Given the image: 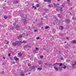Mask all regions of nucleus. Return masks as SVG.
Instances as JSON below:
<instances>
[{"instance_id": "nucleus-1", "label": "nucleus", "mask_w": 76, "mask_h": 76, "mask_svg": "<svg viewBox=\"0 0 76 76\" xmlns=\"http://www.w3.org/2000/svg\"><path fill=\"white\" fill-rule=\"evenodd\" d=\"M59 63H56L55 64H53V65H52V66L53 67V68L55 69L56 71H58V68L57 67V65L56 64H58V65H59Z\"/></svg>"}, {"instance_id": "nucleus-2", "label": "nucleus", "mask_w": 76, "mask_h": 76, "mask_svg": "<svg viewBox=\"0 0 76 76\" xmlns=\"http://www.w3.org/2000/svg\"><path fill=\"white\" fill-rule=\"evenodd\" d=\"M22 41H16V44L17 46H19L20 45V44H21Z\"/></svg>"}, {"instance_id": "nucleus-3", "label": "nucleus", "mask_w": 76, "mask_h": 76, "mask_svg": "<svg viewBox=\"0 0 76 76\" xmlns=\"http://www.w3.org/2000/svg\"><path fill=\"white\" fill-rule=\"evenodd\" d=\"M27 22H28V20H26V19H24L23 20V22L24 25L26 24Z\"/></svg>"}, {"instance_id": "nucleus-4", "label": "nucleus", "mask_w": 76, "mask_h": 76, "mask_svg": "<svg viewBox=\"0 0 76 76\" xmlns=\"http://www.w3.org/2000/svg\"><path fill=\"white\" fill-rule=\"evenodd\" d=\"M58 4H56L55 3H53L54 6L55 8L58 7Z\"/></svg>"}, {"instance_id": "nucleus-5", "label": "nucleus", "mask_w": 76, "mask_h": 76, "mask_svg": "<svg viewBox=\"0 0 76 76\" xmlns=\"http://www.w3.org/2000/svg\"><path fill=\"white\" fill-rule=\"evenodd\" d=\"M66 22L67 24L70 23V20L66 19Z\"/></svg>"}, {"instance_id": "nucleus-6", "label": "nucleus", "mask_w": 76, "mask_h": 76, "mask_svg": "<svg viewBox=\"0 0 76 76\" xmlns=\"http://www.w3.org/2000/svg\"><path fill=\"white\" fill-rule=\"evenodd\" d=\"M63 5H61V6H60V11L62 12H63Z\"/></svg>"}, {"instance_id": "nucleus-7", "label": "nucleus", "mask_w": 76, "mask_h": 76, "mask_svg": "<svg viewBox=\"0 0 76 76\" xmlns=\"http://www.w3.org/2000/svg\"><path fill=\"white\" fill-rule=\"evenodd\" d=\"M14 59H15V61H17L18 60H19V58H17V56H15L14 57Z\"/></svg>"}, {"instance_id": "nucleus-8", "label": "nucleus", "mask_w": 76, "mask_h": 76, "mask_svg": "<svg viewBox=\"0 0 76 76\" xmlns=\"http://www.w3.org/2000/svg\"><path fill=\"white\" fill-rule=\"evenodd\" d=\"M13 2L14 4H18V3H19V2L17 0H14L13 1Z\"/></svg>"}, {"instance_id": "nucleus-9", "label": "nucleus", "mask_w": 76, "mask_h": 76, "mask_svg": "<svg viewBox=\"0 0 76 76\" xmlns=\"http://www.w3.org/2000/svg\"><path fill=\"white\" fill-rule=\"evenodd\" d=\"M13 46H16V42H14L12 43Z\"/></svg>"}, {"instance_id": "nucleus-10", "label": "nucleus", "mask_w": 76, "mask_h": 76, "mask_svg": "<svg viewBox=\"0 0 76 76\" xmlns=\"http://www.w3.org/2000/svg\"><path fill=\"white\" fill-rule=\"evenodd\" d=\"M48 7H50V8H51V7H53V5L52 4H49L48 5Z\"/></svg>"}, {"instance_id": "nucleus-11", "label": "nucleus", "mask_w": 76, "mask_h": 76, "mask_svg": "<svg viewBox=\"0 0 76 76\" xmlns=\"http://www.w3.org/2000/svg\"><path fill=\"white\" fill-rule=\"evenodd\" d=\"M23 37V36L22 35H19L18 37V39H20V38H21Z\"/></svg>"}, {"instance_id": "nucleus-12", "label": "nucleus", "mask_w": 76, "mask_h": 76, "mask_svg": "<svg viewBox=\"0 0 76 76\" xmlns=\"http://www.w3.org/2000/svg\"><path fill=\"white\" fill-rule=\"evenodd\" d=\"M18 55L20 57H22V54L20 52L18 53Z\"/></svg>"}, {"instance_id": "nucleus-13", "label": "nucleus", "mask_w": 76, "mask_h": 76, "mask_svg": "<svg viewBox=\"0 0 76 76\" xmlns=\"http://www.w3.org/2000/svg\"><path fill=\"white\" fill-rule=\"evenodd\" d=\"M45 65H48V67H50V66H52V64H47V63H45Z\"/></svg>"}, {"instance_id": "nucleus-14", "label": "nucleus", "mask_w": 76, "mask_h": 76, "mask_svg": "<svg viewBox=\"0 0 76 76\" xmlns=\"http://www.w3.org/2000/svg\"><path fill=\"white\" fill-rule=\"evenodd\" d=\"M59 28L61 30H63V29H64V28H63V26H60L59 27Z\"/></svg>"}, {"instance_id": "nucleus-15", "label": "nucleus", "mask_w": 76, "mask_h": 76, "mask_svg": "<svg viewBox=\"0 0 76 76\" xmlns=\"http://www.w3.org/2000/svg\"><path fill=\"white\" fill-rule=\"evenodd\" d=\"M27 42V41L25 40L23 41V42L21 41V44H23V43H24L25 44H26V43Z\"/></svg>"}, {"instance_id": "nucleus-16", "label": "nucleus", "mask_w": 76, "mask_h": 76, "mask_svg": "<svg viewBox=\"0 0 76 76\" xmlns=\"http://www.w3.org/2000/svg\"><path fill=\"white\" fill-rule=\"evenodd\" d=\"M72 43H73L74 44H76V40H72Z\"/></svg>"}, {"instance_id": "nucleus-17", "label": "nucleus", "mask_w": 76, "mask_h": 76, "mask_svg": "<svg viewBox=\"0 0 76 76\" xmlns=\"http://www.w3.org/2000/svg\"><path fill=\"white\" fill-rule=\"evenodd\" d=\"M58 69L59 70H61L62 69V67L61 66H59V67H58Z\"/></svg>"}, {"instance_id": "nucleus-18", "label": "nucleus", "mask_w": 76, "mask_h": 76, "mask_svg": "<svg viewBox=\"0 0 76 76\" xmlns=\"http://www.w3.org/2000/svg\"><path fill=\"white\" fill-rule=\"evenodd\" d=\"M36 67H37V66H31V68L32 69H35V68H36Z\"/></svg>"}, {"instance_id": "nucleus-19", "label": "nucleus", "mask_w": 76, "mask_h": 76, "mask_svg": "<svg viewBox=\"0 0 76 76\" xmlns=\"http://www.w3.org/2000/svg\"><path fill=\"white\" fill-rule=\"evenodd\" d=\"M20 76H24L25 74L22 73H21L20 74Z\"/></svg>"}, {"instance_id": "nucleus-20", "label": "nucleus", "mask_w": 76, "mask_h": 76, "mask_svg": "<svg viewBox=\"0 0 76 76\" xmlns=\"http://www.w3.org/2000/svg\"><path fill=\"white\" fill-rule=\"evenodd\" d=\"M76 61L74 62V64H72V66H76Z\"/></svg>"}, {"instance_id": "nucleus-21", "label": "nucleus", "mask_w": 76, "mask_h": 76, "mask_svg": "<svg viewBox=\"0 0 76 76\" xmlns=\"http://www.w3.org/2000/svg\"><path fill=\"white\" fill-rule=\"evenodd\" d=\"M42 69L41 68H37L38 70H39V71L40 70H42Z\"/></svg>"}, {"instance_id": "nucleus-22", "label": "nucleus", "mask_w": 76, "mask_h": 76, "mask_svg": "<svg viewBox=\"0 0 76 76\" xmlns=\"http://www.w3.org/2000/svg\"><path fill=\"white\" fill-rule=\"evenodd\" d=\"M59 18H61L62 17V16L60 14H59L58 15Z\"/></svg>"}, {"instance_id": "nucleus-23", "label": "nucleus", "mask_w": 76, "mask_h": 76, "mask_svg": "<svg viewBox=\"0 0 76 76\" xmlns=\"http://www.w3.org/2000/svg\"><path fill=\"white\" fill-rule=\"evenodd\" d=\"M47 2H48V3H51V1L50 0H48V1Z\"/></svg>"}, {"instance_id": "nucleus-24", "label": "nucleus", "mask_w": 76, "mask_h": 76, "mask_svg": "<svg viewBox=\"0 0 76 76\" xmlns=\"http://www.w3.org/2000/svg\"><path fill=\"white\" fill-rule=\"evenodd\" d=\"M4 19H7V17L6 15L4 16Z\"/></svg>"}, {"instance_id": "nucleus-25", "label": "nucleus", "mask_w": 76, "mask_h": 76, "mask_svg": "<svg viewBox=\"0 0 76 76\" xmlns=\"http://www.w3.org/2000/svg\"><path fill=\"white\" fill-rule=\"evenodd\" d=\"M45 28L46 29H48V28H49V27L48 26H46V27H45Z\"/></svg>"}, {"instance_id": "nucleus-26", "label": "nucleus", "mask_w": 76, "mask_h": 76, "mask_svg": "<svg viewBox=\"0 0 76 76\" xmlns=\"http://www.w3.org/2000/svg\"><path fill=\"white\" fill-rule=\"evenodd\" d=\"M25 48H29V45L25 46Z\"/></svg>"}, {"instance_id": "nucleus-27", "label": "nucleus", "mask_w": 76, "mask_h": 76, "mask_svg": "<svg viewBox=\"0 0 76 76\" xmlns=\"http://www.w3.org/2000/svg\"><path fill=\"white\" fill-rule=\"evenodd\" d=\"M72 19L73 20H76V18H75L74 17H73L72 18Z\"/></svg>"}, {"instance_id": "nucleus-28", "label": "nucleus", "mask_w": 76, "mask_h": 76, "mask_svg": "<svg viewBox=\"0 0 76 76\" xmlns=\"http://www.w3.org/2000/svg\"><path fill=\"white\" fill-rule=\"evenodd\" d=\"M33 8H34V10H36V9H37V7H35L34 6H32Z\"/></svg>"}, {"instance_id": "nucleus-29", "label": "nucleus", "mask_w": 76, "mask_h": 76, "mask_svg": "<svg viewBox=\"0 0 76 76\" xmlns=\"http://www.w3.org/2000/svg\"><path fill=\"white\" fill-rule=\"evenodd\" d=\"M59 66H63V64L61 63H60V64H59Z\"/></svg>"}, {"instance_id": "nucleus-30", "label": "nucleus", "mask_w": 76, "mask_h": 76, "mask_svg": "<svg viewBox=\"0 0 76 76\" xmlns=\"http://www.w3.org/2000/svg\"><path fill=\"white\" fill-rule=\"evenodd\" d=\"M38 31V30L35 29L34 30V32H37Z\"/></svg>"}, {"instance_id": "nucleus-31", "label": "nucleus", "mask_w": 76, "mask_h": 76, "mask_svg": "<svg viewBox=\"0 0 76 76\" xmlns=\"http://www.w3.org/2000/svg\"><path fill=\"white\" fill-rule=\"evenodd\" d=\"M5 41L7 42L6 43L7 44H9V42L8 41H7V40H5Z\"/></svg>"}, {"instance_id": "nucleus-32", "label": "nucleus", "mask_w": 76, "mask_h": 76, "mask_svg": "<svg viewBox=\"0 0 76 76\" xmlns=\"http://www.w3.org/2000/svg\"><path fill=\"white\" fill-rule=\"evenodd\" d=\"M67 67V66H66L65 65L64 66V69H66V68Z\"/></svg>"}, {"instance_id": "nucleus-33", "label": "nucleus", "mask_w": 76, "mask_h": 76, "mask_svg": "<svg viewBox=\"0 0 76 76\" xmlns=\"http://www.w3.org/2000/svg\"><path fill=\"white\" fill-rule=\"evenodd\" d=\"M28 65L29 67H30V66H31V65L30 64H29V63L28 64Z\"/></svg>"}, {"instance_id": "nucleus-34", "label": "nucleus", "mask_w": 76, "mask_h": 76, "mask_svg": "<svg viewBox=\"0 0 76 76\" xmlns=\"http://www.w3.org/2000/svg\"><path fill=\"white\" fill-rule=\"evenodd\" d=\"M16 25V23H13V25H14V26H15Z\"/></svg>"}, {"instance_id": "nucleus-35", "label": "nucleus", "mask_w": 76, "mask_h": 76, "mask_svg": "<svg viewBox=\"0 0 76 76\" xmlns=\"http://www.w3.org/2000/svg\"><path fill=\"white\" fill-rule=\"evenodd\" d=\"M40 58H43V56H40Z\"/></svg>"}, {"instance_id": "nucleus-36", "label": "nucleus", "mask_w": 76, "mask_h": 76, "mask_svg": "<svg viewBox=\"0 0 76 76\" xmlns=\"http://www.w3.org/2000/svg\"><path fill=\"white\" fill-rule=\"evenodd\" d=\"M39 49V48H37V47L36 48V50H38Z\"/></svg>"}, {"instance_id": "nucleus-37", "label": "nucleus", "mask_w": 76, "mask_h": 76, "mask_svg": "<svg viewBox=\"0 0 76 76\" xmlns=\"http://www.w3.org/2000/svg\"><path fill=\"white\" fill-rule=\"evenodd\" d=\"M16 28H19V27L18 25H17L16 26Z\"/></svg>"}, {"instance_id": "nucleus-38", "label": "nucleus", "mask_w": 76, "mask_h": 76, "mask_svg": "<svg viewBox=\"0 0 76 76\" xmlns=\"http://www.w3.org/2000/svg\"><path fill=\"white\" fill-rule=\"evenodd\" d=\"M33 51L34 52V53H36V50L34 49V50H33Z\"/></svg>"}, {"instance_id": "nucleus-39", "label": "nucleus", "mask_w": 76, "mask_h": 76, "mask_svg": "<svg viewBox=\"0 0 76 76\" xmlns=\"http://www.w3.org/2000/svg\"><path fill=\"white\" fill-rule=\"evenodd\" d=\"M36 6L37 7H39V4H37Z\"/></svg>"}, {"instance_id": "nucleus-40", "label": "nucleus", "mask_w": 76, "mask_h": 76, "mask_svg": "<svg viewBox=\"0 0 76 76\" xmlns=\"http://www.w3.org/2000/svg\"><path fill=\"white\" fill-rule=\"evenodd\" d=\"M11 55V54L10 53H9V54H8V56H9V57H10Z\"/></svg>"}, {"instance_id": "nucleus-41", "label": "nucleus", "mask_w": 76, "mask_h": 76, "mask_svg": "<svg viewBox=\"0 0 76 76\" xmlns=\"http://www.w3.org/2000/svg\"><path fill=\"white\" fill-rule=\"evenodd\" d=\"M37 39H39L40 38L39 37H38L37 38Z\"/></svg>"}, {"instance_id": "nucleus-42", "label": "nucleus", "mask_w": 76, "mask_h": 76, "mask_svg": "<svg viewBox=\"0 0 76 76\" xmlns=\"http://www.w3.org/2000/svg\"><path fill=\"white\" fill-rule=\"evenodd\" d=\"M43 50H47V49H46V48H43Z\"/></svg>"}, {"instance_id": "nucleus-43", "label": "nucleus", "mask_w": 76, "mask_h": 76, "mask_svg": "<svg viewBox=\"0 0 76 76\" xmlns=\"http://www.w3.org/2000/svg\"><path fill=\"white\" fill-rule=\"evenodd\" d=\"M14 29H15V28L12 27V30H13H13H14Z\"/></svg>"}, {"instance_id": "nucleus-44", "label": "nucleus", "mask_w": 76, "mask_h": 76, "mask_svg": "<svg viewBox=\"0 0 76 76\" xmlns=\"http://www.w3.org/2000/svg\"><path fill=\"white\" fill-rule=\"evenodd\" d=\"M44 1H45V2H47L48 1V0H44Z\"/></svg>"}, {"instance_id": "nucleus-45", "label": "nucleus", "mask_w": 76, "mask_h": 76, "mask_svg": "<svg viewBox=\"0 0 76 76\" xmlns=\"http://www.w3.org/2000/svg\"><path fill=\"white\" fill-rule=\"evenodd\" d=\"M1 73H2V74H4V72L2 71L1 72Z\"/></svg>"}, {"instance_id": "nucleus-46", "label": "nucleus", "mask_w": 76, "mask_h": 76, "mask_svg": "<svg viewBox=\"0 0 76 76\" xmlns=\"http://www.w3.org/2000/svg\"><path fill=\"white\" fill-rule=\"evenodd\" d=\"M45 11H48V10L47 9H45Z\"/></svg>"}, {"instance_id": "nucleus-47", "label": "nucleus", "mask_w": 76, "mask_h": 76, "mask_svg": "<svg viewBox=\"0 0 76 76\" xmlns=\"http://www.w3.org/2000/svg\"><path fill=\"white\" fill-rule=\"evenodd\" d=\"M56 11H58V9H56Z\"/></svg>"}, {"instance_id": "nucleus-48", "label": "nucleus", "mask_w": 76, "mask_h": 76, "mask_svg": "<svg viewBox=\"0 0 76 76\" xmlns=\"http://www.w3.org/2000/svg\"><path fill=\"white\" fill-rule=\"evenodd\" d=\"M57 1H58V2H59V1H60V0H57Z\"/></svg>"}, {"instance_id": "nucleus-49", "label": "nucleus", "mask_w": 76, "mask_h": 76, "mask_svg": "<svg viewBox=\"0 0 76 76\" xmlns=\"http://www.w3.org/2000/svg\"><path fill=\"white\" fill-rule=\"evenodd\" d=\"M61 60H63V58H61Z\"/></svg>"}, {"instance_id": "nucleus-50", "label": "nucleus", "mask_w": 76, "mask_h": 76, "mask_svg": "<svg viewBox=\"0 0 76 76\" xmlns=\"http://www.w3.org/2000/svg\"><path fill=\"white\" fill-rule=\"evenodd\" d=\"M21 18H23V16L21 15Z\"/></svg>"}, {"instance_id": "nucleus-51", "label": "nucleus", "mask_w": 76, "mask_h": 76, "mask_svg": "<svg viewBox=\"0 0 76 76\" xmlns=\"http://www.w3.org/2000/svg\"><path fill=\"white\" fill-rule=\"evenodd\" d=\"M3 58H4V59H5V58L4 57H3Z\"/></svg>"}, {"instance_id": "nucleus-52", "label": "nucleus", "mask_w": 76, "mask_h": 76, "mask_svg": "<svg viewBox=\"0 0 76 76\" xmlns=\"http://www.w3.org/2000/svg\"><path fill=\"white\" fill-rule=\"evenodd\" d=\"M45 15V13H44L43 14V15Z\"/></svg>"}, {"instance_id": "nucleus-53", "label": "nucleus", "mask_w": 76, "mask_h": 76, "mask_svg": "<svg viewBox=\"0 0 76 76\" xmlns=\"http://www.w3.org/2000/svg\"><path fill=\"white\" fill-rule=\"evenodd\" d=\"M26 76H28V74H27L26 75Z\"/></svg>"}, {"instance_id": "nucleus-54", "label": "nucleus", "mask_w": 76, "mask_h": 76, "mask_svg": "<svg viewBox=\"0 0 76 76\" xmlns=\"http://www.w3.org/2000/svg\"><path fill=\"white\" fill-rule=\"evenodd\" d=\"M3 9H5V7H4L3 8Z\"/></svg>"}, {"instance_id": "nucleus-55", "label": "nucleus", "mask_w": 76, "mask_h": 76, "mask_svg": "<svg viewBox=\"0 0 76 76\" xmlns=\"http://www.w3.org/2000/svg\"><path fill=\"white\" fill-rule=\"evenodd\" d=\"M67 1H69V2L70 1V0H67Z\"/></svg>"}, {"instance_id": "nucleus-56", "label": "nucleus", "mask_w": 76, "mask_h": 76, "mask_svg": "<svg viewBox=\"0 0 76 76\" xmlns=\"http://www.w3.org/2000/svg\"><path fill=\"white\" fill-rule=\"evenodd\" d=\"M40 63V62H39V64H41L39 63Z\"/></svg>"}, {"instance_id": "nucleus-57", "label": "nucleus", "mask_w": 76, "mask_h": 76, "mask_svg": "<svg viewBox=\"0 0 76 76\" xmlns=\"http://www.w3.org/2000/svg\"><path fill=\"white\" fill-rule=\"evenodd\" d=\"M67 39H69V37H67Z\"/></svg>"}, {"instance_id": "nucleus-58", "label": "nucleus", "mask_w": 76, "mask_h": 76, "mask_svg": "<svg viewBox=\"0 0 76 76\" xmlns=\"http://www.w3.org/2000/svg\"><path fill=\"white\" fill-rule=\"evenodd\" d=\"M64 43H66V42H65Z\"/></svg>"}, {"instance_id": "nucleus-59", "label": "nucleus", "mask_w": 76, "mask_h": 76, "mask_svg": "<svg viewBox=\"0 0 76 76\" xmlns=\"http://www.w3.org/2000/svg\"><path fill=\"white\" fill-rule=\"evenodd\" d=\"M28 75H30V73H29L28 74Z\"/></svg>"}, {"instance_id": "nucleus-60", "label": "nucleus", "mask_w": 76, "mask_h": 76, "mask_svg": "<svg viewBox=\"0 0 76 76\" xmlns=\"http://www.w3.org/2000/svg\"><path fill=\"white\" fill-rule=\"evenodd\" d=\"M57 20H58V19H56Z\"/></svg>"}, {"instance_id": "nucleus-61", "label": "nucleus", "mask_w": 76, "mask_h": 76, "mask_svg": "<svg viewBox=\"0 0 76 76\" xmlns=\"http://www.w3.org/2000/svg\"><path fill=\"white\" fill-rule=\"evenodd\" d=\"M13 64H15V63H13Z\"/></svg>"}, {"instance_id": "nucleus-62", "label": "nucleus", "mask_w": 76, "mask_h": 76, "mask_svg": "<svg viewBox=\"0 0 76 76\" xmlns=\"http://www.w3.org/2000/svg\"><path fill=\"white\" fill-rule=\"evenodd\" d=\"M54 39L53 38V39Z\"/></svg>"}, {"instance_id": "nucleus-63", "label": "nucleus", "mask_w": 76, "mask_h": 76, "mask_svg": "<svg viewBox=\"0 0 76 76\" xmlns=\"http://www.w3.org/2000/svg\"><path fill=\"white\" fill-rule=\"evenodd\" d=\"M52 37H53V38H54V37H53V36Z\"/></svg>"}, {"instance_id": "nucleus-64", "label": "nucleus", "mask_w": 76, "mask_h": 76, "mask_svg": "<svg viewBox=\"0 0 76 76\" xmlns=\"http://www.w3.org/2000/svg\"><path fill=\"white\" fill-rule=\"evenodd\" d=\"M53 24H54V23H53Z\"/></svg>"}]
</instances>
